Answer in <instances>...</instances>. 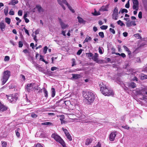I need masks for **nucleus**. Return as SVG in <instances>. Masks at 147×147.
I'll use <instances>...</instances> for the list:
<instances>
[{"label": "nucleus", "mask_w": 147, "mask_h": 147, "mask_svg": "<svg viewBox=\"0 0 147 147\" xmlns=\"http://www.w3.org/2000/svg\"><path fill=\"white\" fill-rule=\"evenodd\" d=\"M38 85L34 83H30L28 84L27 85L26 89L28 92H30L33 90H38Z\"/></svg>", "instance_id": "39448f33"}, {"label": "nucleus", "mask_w": 147, "mask_h": 147, "mask_svg": "<svg viewBox=\"0 0 147 147\" xmlns=\"http://www.w3.org/2000/svg\"><path fill=\"white\" fill-rule=\"evenodd\" d=\"M9 14L11 15H14V12L13 10V9H11V10L9 13Z\"/></svg>", "instance_id": "58836bf2"}, {"label": "nucleus", "mask_w": 147, "mask_h": 147, "mask_svg": "<svg viewBox=\"0 0 147 147\" xmlns=\"http://www.w3.org/2000/svg\"><path fill=\"white\" fill-rule=\"evenodd\" d=\"M59 20L61 28L63 30L67 28L69 26L68 24H66L63 22L62 20L60 18H59Z\"/></svg>", "instance_id": "9b49d317"}, {"label": "nucleus", "mask_w": 147, "mask_h": 147, "mask_svg": "<svg viewBox=\"0 0 147 147\" xmlns=\"http://www.w3.org/2000/svg\"><path fill=\"white\" fill-rule=\"evenodd\" d=\"M18 95L17 94H15L9 95L7 98L10 102L14 103L18 99Z\"/></svg>", "instance_id": "0eeeda50"}, {"label": "nucleus", "mask_w": 147, "mask_h": 147, "mask_svg": "<svg viewBox=\"0 0 147 147\" xmlns=\"http://www.w3.org/2000/svg\"><path fill=\"white\" fill-rule=\"evenodd\" d=\"M82 94L83 97L90 103L92 102L95 99L94 94L91 91H83Z\"/></svg>", "instance_id": "f257e3e1"}, {"label": "nucleus", "mask_w": 147, "mask_h": 147, "mask_svg": "<svg viewBox=\"0 0 147 147\" xmlns=\"http://www.w3.org/2000/svg\"><path fill=\"white\" fill-rule=\"evenodd\" d=\"M72 66H73L74 65H76V60L74 59H73L72 60Z\"/></svg>", "instance_id": "49530a36"}, {"label": "nucleus", "mask_w": 147, "mask_h": 147, "mask_svg": "<svg viewBox=\"0 0 147 147\" xmlns=\"http://www.w3.org/2000/svg\"><path fill=\"white\" fill-rule=\"evenodd\" d=\"M31 116L33 118H36L37 117V115L34 113H32Z\"/></svg>", "instance_id": "680f3d73"}, {"label": "nucleus", "mask_w": 147, "mask_h": 147, "mask_svg": "<svg viewBox=\"0 0 147 147\" xmlns=\"http://www.w3.org/2000/svg\"><path fill=\"white\" fill-rule=\"evenodd\" d=\"M109 30L113 34H115V31L114 29H112V28H110Z\"/></svg>", "instance_id": "6e6d98bb"}, {"label": "nucleus", "mask_w": 147, "mask_h": 147, "mask_svg": "<svg viewBox=\"0 0 147 147\" xmlns=\"http://www.w3.org/2000/svg\"><path fill=\"white\" fill-rule=\"evenodd\" d=\"M142 13L141 11H140L138 14V17L140 19H141L142 18Z\"/></svg>", "instance_id": "603ef678"}, {"label": "nucleus", "mask_w": 147, "mask_h": 147, "mask_svg": "<svg viewBox=\"0 0 147 147\" xmlns=\"http://www.w3.org/2000/svg\"><path fill=\"white\" fill-rule=\"evenodd\" d=\"M104 82H100L99 83V85L100 88V90H102V89H104L107 87L105 84Z\"/></svg>", "instance_id": "2eb2a0df"}, {"label": "nucleus", "mask_w": 147, "mask_h": 147, "mask_svg": "<svg viewBox=\"0 0 147 147\" xmlns=\"http://www.w3.org/2000/svg\"><path fill=\"white\" fill-rule=\"evenodd\" d=\"M44 92L45 97L47 98L48 97V92L47 91L46 89H45L44 90Z\"/></svg>", "instance_id": "a18cd8bd"}, {"label": "nucleus", "mask_w": 147, "mask_h": 147, "mask_svg": "<svg viewBox=\"0 0 147 147\" xmlns=\"http://www.w3.org/2000/svg\"><path fill=\"white\" fill-rule=\"evenodd\" d=\"M24 30L25 31V32L26 33V34H27V35L28 36H30V34H29V33L28 30L27 29H26V28H24Z\"/></svg>", "instance_id": "bf43d9fd"}, {"label": "nucleus", "mask_w": 147, "mask_h": 147, "mask_svg": "<svg viewBox=\"0 0 147 147\" xmlns=\"http://www.w3.org/2000/svg\"><path fill=\"white\" fill-rule=\"evenodd\" d=\"M57 1L59 3L60 5L63 9L64 10L65 9V7L64 6L63 3L65 4L66 5L69 10L73 13H74L75 12V11L69 5L67 2H66V0H62V1H61V0H57Z\"/></svg>", "instance_id": "423d86ee"}, {"label": "nucleus", "mask_w": 147, "mask_h": 147, "mask_svg": "<svg viewBox=\"0 0 147 147\" xmlns=\"http://www.w3.org/2000/svg\"><path fill=\"white\" fill-rule=\"evenodd\" d=\"M10 58L9 56H6L5 57L4 61H8L9 60Z\"/></svg>", "instance_id": "e433bc0d"}, {"label": "nucleus", "mask_w": 147, "mask_h": 147, "mask_svg": "<svg viewBox=\"0 0 147 147\" xmlns=\"http://www.w3.org/2000/svg\"><path fill=\"white\" fill-rule=\"evenodd\" d=\"M91 40V38L89 36H87L85 38L84 40V42H88L89 40Z\"/></svg>", "instance_id": "c9c22d12"}, {"label": "nucleus", "mask_w": 147, "mask_h": 147, "mask_svg": "<svg viewBox=\"0 0 147 147\" xmlns=\"http://www.w3.org/2000/svg\"><path fill=\"white\" fill-rule=\"evenodd\" d=\"M72 78L75 79H77L81 77V75L78 74H72Z\"/></svg>", "instance_id": "a211bd4d"}, {"label": "nucleus", "mask_w": 147, "mask_h": 147, "mask_svg": "<svg viewBox=\"0 0 147 147\" xmlns=\"http://www.w3.org/2000/svg\"><path fill=\"white\" fill-rule=\"evenodd\" d=\"M1 145L3 147H6L7 144L6 142L2 141L1 142Z\"/></svg>", "instance_id": "f704fd0d"}, {"label": "nucleus", "mask_w": 147, "mask_h": 147, "mask_svg": "<svg viewBox=\"0 0 147 147\" xmlns=\"http://www.w3.org/2000/svg\"><path fill=\"white\" fill-rule=\"evenodd\" d=\"M104 50L102 47H99L98 48V51L99 53L101 54L103 53V51Z\"/></svg>", "instance_id": "c85d7f7f"}, {"label": "nucleus", "mask_w": 147, "mask_h": 147, "mask_svg": "<svg viewBox=\"0 0 147 147\" xmlns=\"http://www.w3.org/2000/svg\"><path fill=\"white\" fill-rule=\"evenodd\" d=\"M113 13H118V9L117 7H115L113 11Z\"/></svg>", "instance_id": "c03bdc74"}, {"label": "nucleus", "mask_w": 147, "mask_h": 147, "mask_svg": "<svg viewBox=\"0 0 147 147\" xmlns=\"http://www.w3.org/2000/svg\"><path fill=\"white\" fill-rule=\"evenodd\" d=\"M100 11H97L95 9H94V11L93 13H92V14L94 16H98L100 14Z\"/></svg>", "instance_id": "393cba45"}, {"label": "nucleus", "mask_w": 147, "mask_h": 147, "mask_svg": "<svg viewBox=\"0 0 147 147\" xmlns=\"http://www.w3.org/2000/svg\"><path fill=\"white\" fill-rule=\"evenodd\" d=\"M5 27V24L4 23L1 22L0 23V28L2 31H4Z\"/></svg>", "instance_id": "dca6fc26"}, {"label": "nucleus", "mask_w": 147, "mask_h": 147, "mask_svg": "<svg viewBox=\"0 0 147 147\" xmlns=\"http://www.w3.org/2000/svg\"><path fill=\"white\" fill-rule=\"evenodd\" d=\"M88 57H92L93 56V54L92 53H89L86 54Z\"/></svg>", "instance_id": "0e129e2a"}, {"label": "nucleus", "mask_w": 147, "mask_h": 147, "mask_svg": "<svg viewBox=\"0 0 147 147\" xmlns=\"http://www.w3.org/2000/svg\"><path fill=\"white\" fill-rule=\"evenodd\" d=\"M20 129L19 128H18L17 129V130L16 131V136L18 137H19L20 136V134L18 132V131H19L20 130Z\"/></svg>", "instance_id": "473e14b6"}, {"label": "nucleus", "mask_w": 147, "mask_h": 147, "mask_svg": "<svg viewBox=\"0 0 147 147\" xmlns=\"http://www.w3.org/2000/svg\"><path fill=\"white\" fill-rule=\"evenodd\" d=\"M100 91L105 96H112L114 94L113 91L107 86L104 89H102V90Z\"/></svg>", "instance_id": "20e7f679"}, {"label": "nucleus", "mask_w": 147, "mask_h": 147, "mask_svg": "<svg viewBox=\"0 0 147 147\" xmlns=\"http://www.w3.org/2000/svg\"><path fill=\"white\" fill-rule=\"evenodd\" d=\"M127 85L128 87H131L132 88H134L136 86V84L134 82L128 83Z\"/></svg>", "instance_id": "aec40b11"}, {"label": "nucleus", "mask_w": 147, "mask_h": 147, "mask_svg": "<svg viewBox=\"0 0 147 147\" xmlns=\"http://www.w3.org/2000/svg\"><path fill=\"white\" fill-rule=\"evenodd\" d=\"M10 76V72L8 70L5 71L3 73V76L1 81L2 85L4 84L7 81Z\"/></svg>", "instance_id": "f03ea898"}, {"label": "nucleus", "mask_w": 147, "mask_h": 147, "mask_svg": "<svg viewBox=\"0 0 147 147\" xmlns=\"http://www.w3.org/2000/svg\"><path fill=\"white\" fill-rule=\"evenodd\" d=\"M35 147H43L42 145L40 143L37 144Z\"/></svg>", "instance_id": "4d7b16f0"}, {"label": "nucleus", "mask_w": 147, "mask_h": 147, "mask_svg": "<svg viewBox=\"0 0 147 147\" xmlns=\"http://www.w3.org/2000/svg\"><path fill=\"white\" fill-rule=\"evenodd\" d=\"M118 14L117 13H113L112 18L115 20H117L118 19Z\"/></svg>", "instance_id": "4be33fe9"}, {"label": "nucleus", "mask_w": 147, "mask_h": 147, "mask_svg": "<svg viewBox=\"0 0 147 147\" xmlns=\"http://www.w3.org/2000/svg\"><path fill=\"white\" fill-rule=\"evenodd\" d=\"M36 8L38 12H41L43 11V9L40 6V5H37L36 6Z\"/></svg>", "instance_id": "412c9836"}, {"label": "nucleus", "mask_w": 147, "mask_h": 147, "mask_svg": "<svg viewBox=\"0 0 147 147\" xmlns=\"http://www.w3.org/2000/svg\"><path fill=\"white\" fill-rule=\"evenodd\" d=\"M48 49V47L47 46H45L44 47L43 49V52L45 54L47 53V52Z\"/></svg>", "instance_id": "ea45409f"}, {"label": "nucleus", "mask_w": 147, "mask_h": 147, "mask_svg": "<svg viewBox=\"0 0 147 147\" xmlns=\"http://www.w3.org/2000/svg\"><path fill=\"white\" fill-rule=\"evenodd\" d=\"M134 37L138 39H140L141 38V37L140 36L139 34H137L134 35Z\"/></svg>", "instance_id": "2f4dec72"}, {"label": "nucleus", "mask_w": 147, "mask_h": 147, "mask_svg": "<svg viewBox=\"0 0 147 147\" xmlns=\"http://www.w3.org/2000/svg\"><path fill=\"white\" fill-rule=\"evenodd\" d=\"M19 47H22L23 46V44L21 41H19L18 43Z\"/></svg>", "instance_id": "de8ad7c7"}, {"label": "nucleus", "mask_w": 147, "mask_h": 147, "mask_svg": "<svg viewBox=\"0 0 147 147\" xmlns=\"http://www.w3.org/2000/svg\"><path fill=\"white\" fill-rule=\"evenodd\" d=\"M32 37H33L34 40L36 42L37 41V40L36 38V35H34L33 34H32Z\"/></svg>", "instance_id": "e2e57ef3"}, {"label": "nucleus", "mask_w": 147, "mask_h": 147, "mask_svg": "<svg viewBox=\"0 0 147 147\" xmlns=\"http://www.w3.org/2000/svg\"><path fill=\"white\" fill-rule=\"evenodd\" d=\"M59 119L60 120H63L65 118V117L63 115H61L59 116Z\"/></svg>", "instance_id": "13d9d810"}, {"label": "nucleus", "mask_w": 147, "mask_h": 147, "mask_svg": "<svg viewBox=\"0 0 147 147\" xmlns=\"http://www.w3.org/2000/svg\"><path fill=\"white\" fill-rule=\"evenodd\" d=\"M40 32V30L39 29H37L35 31V34L36 35L38 34Z\"/></svg>", "instance_id": "774afa93"}, {"label": "nucleus", "mask_w": 147, "mask_h": 147, "mask_svg": "<svg viewBox=\"0 0 147 147\" xmlns=\"http://www.w3.org/2000/svg\"><path fill=\"white\" fill-rule=\"evenodd\" d=\"M99 36L102 38H103L104 36V34L103 32H100L99 33Z\"/></svg>", "instance_id": "4c0bfd02"}, {"label": "nucleus", "mask_w": 147, "mask_h": 147, "mask_svg": "<svg viewBox=\"0 0 147 147\" xmlns=\"http://www.w3.org/2000/svg\"><path fill=\"white\" fill-rule=\"evenodd\" d=\"M77 18L78 20V22L80 23L83 24L85 23V21H84L82 18L78 16L77 17Z\"/></svg>", "instance_id": "5701e85b"}, {"label": "nucleus", "mask_w": 147, "mask_h": 147, "mask_svg": "<svg viewBox=\"0 0 147 147\" xmlns=\"http://www.w3.org/2000/svg\"><path fill=\"white\" fill-rule=\"evenodd\" d=\"M62 129L64 132L67 139L69 141H71L72 140V138L71 136L68 132V131L66 129H64L63 128H62Z\"/></svg>", "instance_id": "f8f14e48"}, {"label": "nucleus", "mask_w": 147, "mask_h": 147, "mask_svg": "<svg viewBox=\"0 0 147 147\" xmlns=\"http://www.w3.org/2000/svg\"><path fill=\"white\" fill-rule=\"evenodd\" d=\"M57 69V68L55 67H52L51 69V70L52 71H54V70H56Z\"/></svg>", "instance_id": "052dcab7"}, {"label": "nucleus", "mask_w": 147, "mask_h": 147, "mask_svg": "<svg viewBox=\"0 0 147 147\" xmlns=\"http://www.w3.org/2000/svg\"><path fill=\"white\" fill-rule=\"evenodd\" d=\"M108 26H107L103 25L101 26L100 28L102 30H106Z\"/></svg>", "instance_id": "a19ab883"}, {"label": "nucleus", "mask_w": 147, "mask_h": 147, "mask_svg": "<svg viewBox=\"0 0 147 147\" xmlns=\"http://www.w3.org/2000/svg\"><path fill=\"white\" fill-rule=\"evenodd\" d=\"M18 16H21L22 15V11L21 10H20L18 12Z\"/></svg>", "instance_id": "864d4df0"}, {"label": "nucleus", "mask_w": 147, "mask_h": 147, "mask_svg": "<svg viewBox=\"0 0 147 147\" xmlns=\"http://www.w3.org/2000/svg\"><path fill=\"white\" fill-rule=\"evenodd\" d=\"M83 50L81 49L79 50L77 53V54L78 55H80L82 53Z\"/></svg>", "instance_id": "3c124183"}, {"label": "nucleus", "mask_w": 147, "mask_h": 147, "mask_svg": "<svg viewBox=\"0 0 147 147\" xmlns=\"http://www.w3.org/2000/svg\"><path fill=\"white\" fill-rule=\"evenodd\" d=\"M8 7H6L4 9V13L5 15L6 16L8 14Z\"/></svg>", "instance_id": "bb28decb"}, {"label": "nucleus", "mask_w": 147, "mask_h": 147, "mask_svg": "<svg viewBox=\"0 0 147 147\" xmlns=\"http://www.w3.org/2000/svg\"><path fill=\"white\" fill-rule=\"evenodd\" d=\"M42 125H52V124L50 122H45L42 123Z\"/></svg>", "instance_id": "7c9ffc66"}, {"label": "nucleus", "mask_w": 147, "mask_h": 147, "mask_svg": "<svg viewBox=\"0 0 147 147\" xmlns=\"http://www.w3.org/2000/svg\"><path fill=\"white\" fill-rule=\"evenodd\" d=\"M51 136L55 140L60 143L63 147H66L64 141L60 136L56 134H53Z\"/></svg>", "instance_id": "7ed1b4c3"}, {"label": "nucleus", "mask_w": 147, "mask_h": 147, "mask_svg": "<svg viewBox=\"0 0 147 147\" xmlns=\"http://www.w3.org/2000/svg\"><path fill=\"white\" fill-rule=\"evenodd\" d=\"M129 1H127V3L125 5V7L126 8H128L129 7Z\"/></svg>", "instance_id": "8fccbe9b"}, {"label": "nucleus", "mask_w": 147, "mask_h": 147, "mask_svg": "<svg viewBox=\"0 0 147 147\" xmlns=\"http://www.w3.org/2000/svg\"><path fill=\"white\" fill-rule=\"evenodd\" d=\"M94 147H101V144L100 142H98L96 146H94Z\"/></svg>", "instance_id": "5fc2aeb1"}, {"label": "nucleus", "mask_w": 147, "mask_h": 147, "mask_svg": "<svg viewBox=\"0 0 147 147\" xmlns=\"http://www.w3.org/2000/svg\"><path fill=\"white\" fill-rule=\"evenodd\" d=\"M128 12L127 10L125 9H121V13H127Z\"/></svg>", "instance_id": "72a5a7b5"}, {"label": "nucleus", "mask_w": 147, "mask_h": 147, "mask_svg": "<svg viewBox=\"0 0 147 147\" xmlns=\"http://www.w3.org/2000/svg\"><path fill=\"white\" fill-rule=\"evenodd\" d=\"M141 78L142 79H147V75L142 74L141 76Z\"/></svg>", "instance_id": "79ce46f5"}, {"label": "nucleus", "mask_w": 147, "mask_h": 147, "mask_svg": "<svg viewBox=\"0 0 147 147\" xmlns=\"http://www.w3.org/2000/svg\"><path fill=\"white\" fill-rule=\"evenodd\" d=\"M92 141V139L91 138H88L86 139L85 144L86 145H89Z\"/></svg>", "instance_id": "6ab92c4d"}, {"label": "nucleus", "mask_w": 147, "mask_h": 147, "mask_svg": "<svg viewBox=\"0 0 147 147\" xmlns=\"http://www.w3.org/2000/svg\"><path fill=\"white\" fill-rule=\"evenodd\" d=\"M109 5H107L105 6H102L99 9V11H104L108 10Z\"/></svg>", "instance_id": "4468645a"}, {"label": "nucleus", "mask_w": 147, "mask_h": 147, "mask_svg": "<svg viewBox=\"0 0 147 147\" xmlns=\"http://www.w3.org/2000/svg\"><path fill=\"white\" fill-rule=\"evenodd\" d=\"M122 127L123 128H125V129H128L129 128V127L127 126H125L124 125H123L122 126Z\"/></svg>", "instance_id": "338daca9"}, {"label": "nucleus", "mask_w": 147, "mask_h": 147, "mask_svg": "<svg viewBox=\"0 0 147 147\" xmlns=\"http://www.w3.org/2000/svg\"><path fill=\"white\" fill-rule=\"evenodd\" d=\"M65 33H66V31H65L63 30L62 31L61 34L64 36H66V35L65 34Z\"/></svg>", "instance_id": "69168bd1"}, {"label": "nucleus", "mask_w": 147, "mask_h": 147, "mask_svg": "<svg viewBox=\"0 0 147 147\" xmlns=\"http://www.w3.org/2000/svg\"><path fill=\"white\" fill-rule=\"evenodd\" d=\"M20 78H21V80H22L23 81H24L26 80V78L25 76L22 75H20Z\"/></svg>", "instance_id": "37998d69"}, {"label": "nucleus", "mask_w": 147, "mask_h": 147, "mask_svg": "<svg viewBox=\"0 0 147 147\" xmlns=\"http://www.w3.org/2000/svg\"><path fill=\"white\" fill-rule=\"evenodd\" d=\"M117 134V133L116 131L111 132L109 136V140L111 141H113Z\"/></svg>", "instance_id": "9d476101"}, {"label": "nucleus", "mask_w": 147, "mask_h": 147, "mask_svg": "<svg viewBox=\"0 0 147 147\" xmlns=\"http://www.w3.org/2000/svg\"><path fill=\"white\" fill-rule=\"evenodd\" d=\"M98 55L97 53H95L94 56H93L92 59L93 61L98 63H102V60L98 59Z\"/></svg>", "instance_id": "1a4fd4ad"}, {"label": "nucleus", "mask_w": 147, "mask_h": 147, "mask_svg": "<svg viewBox=\"0 0 147 147\" xmlns=\"http://www.w3.org/2000/svg\"><path fill=\"white\" fill-rule=\"evenodd\" d=\"M18 2L17 0H11L10 2L9 3V5H15L17 4Z\"/></svg>", "instance_id": "b1692460"}, {"label": "nucleus", "mask_w": 147, "mask_h": 147, "mask_svg": "<svg viewBox=\"0 0 147 147\" xmlns=\"http://www.w3.org/2000/svg\"><path fill=\"white\" fill-rule=\"evenodd\" d=\"M51 93H52V97H54L55 94V89L54 88H52L51 89Z\"/></svg>", "instance_id": "a878e982"}, {"label": "nucleus", "mask_w": 147, "mask_h": 147, "mask_svg": "<svg viewBox=\"0 0 147 147\" xmlns=\"http://www.w3.org/2000/svg\"><path fill=\"white\" fill-rule=\"evenodd\" d=\"M5 21L6 23L8 24H9L10 23L11 20L10 18L7 17L5 19Z\"/></svg>", "instance_id": "cd10ccee"}, {"label": "nucleus", "mask_w": 147, "mask_h": 147, "mask_svg": "<svg viewBox=\"0 0 147 147\" xmlns=\"http://www.w3.org/2000/svg\"><path fill=\"white\" fill-rule=\"evenodd\" d=\"M133 3V9L138 10L139 8V4L138 0H132Z\"/></svg>", "instance_id": "6e6552de"}, {"label": "nucleus", "mask_w": 147, "mask_h": 147, "mask_svg": "<svg viewBox=\"0 0 147 147\" xmlns=\"http://www.w3.org/2000/svg\"><path fill=\"white\" fill-rule=\"evenodd\" d=\"M117 23L118 25H120L121 26L125 25L124 24L121 20L118 21L117 22Z\"/></svg>", "instance_id": "c756f323"}, {"label": "nucleus", "mask_w": 147, "mask_h": 147, "mask_svg": "<svg viewBox=\"0 0 147 147\" xmlns=\"http://www.w3.org/2000/svg\"><path fill=\"white\" fill-rule=\"evenodd\" d=\"M126 25L127 26L129 27L131 26H135L136 25L135 21H130L127 22H126Z\"/></svg>", "instance_id": "ddd939ff"}, {"label": "nucleus", "mask_w": 147, "mask_h": 147, "mask_svg": "<svg viewBox=\"0 0 147 147\" xmlns=\"http://www.w3.org/2000/svg\"><path fill=\"white\" fill-rule=\"evenodd\" d=\"M123 47L124 48L125 50L127 52L128 55H129V57H130V55H131V52L130 51V50H129V49L126 46H125V45H124L123 46Z\"/></svg>", "instance_id": "f3484780"}, {"label": "nucleus", "mask_w": 147, "mask_h": 147, "mask_svg": "<svg viewBox=\"0 0 147 147\" xmlns=\"http://www.w3.org/2000/svg\"><path fill=\"white\" fill-rule=\"evenodd\" d=\"M142 2L145 7L147 6V0H142Z\"/></svg>", "instance_id": "09e8293b"}]
</instances>
